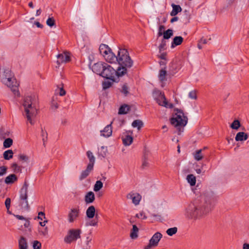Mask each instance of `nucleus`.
<instances>
[{"label": "nucleus", "instance_id": "23", "mask_svg": "<svg viewBox=\"0 0 249 249\" xmlns=\"http://www.w3.org/2000/svg\"><path fill=\"white\" fill-rule=\"evenodd\" d=\"M171 6L173 8L172 11L170 13V15L171 16H175L178 13L180 12L182 10L181 7L179 5H176L174 3H172Z\"/></svg>", "mask_w": 249, "mask_h": 249}, {"label": "nucleus", "instance_id": "13", "mask_svg": "<svg viewBox=\"0 0 249 249\" xmlns=\"http://www.w3.org/2000/svg\"><path fill=\"white\" fill-rule=\"evenodd\" d=\"M113 122H111V123L108 125H107L103 130L100 131L101 136H103L106 138H108L110 137L112 133V128L111 126Z\"/></svg>", "mask_w": 249, "mask_h": 249}, {"label": "nucleus", "instance_id": "53", "mask_svg": "<svg viewBox=\"0 0 249 249\" xmlns=\"http://www.w3.org/2000/svg\"><path fill=\"white\" fill-rule=\"evenodd\" d=\"M10 204H11V199L9 197H7L5 201V207L7 210V212L11 213L9 212V210L10 207Z\"/></svg>", "mask_w": 249, "mask_h": 249}, {"label": "nucleus", "instance_id": "64", "mask_svg": "<svg viewBox=\"0 0 249 249\" xmlns=\"http://www.w3.org/2000/svg\"><path fill=\"white\" fill-rule=\"evenodd\" d=\"M199 42H200L202 44H205L207 43V40L205 38H201L199 40Z\"/></svg>", "mask_w": 249, "mask_h": 249}, {"label": "nucleus", "instance_id": "51", "mask_svg": "<svg viewBox=\"0 0 249 249\" xmlns=\"http://www.w3.org/2000/svg\"><path fill=\"white\" fill-rule=\"evenodd\" d=\"M7 167L5 166H0V177L5 175L7 171Z\"/></svg>", "mask_w": 249, "mask_h": 249}, {"label": "nucleus", "instance_id": "50", "mask_svg": "<svg viewBox=\"0 0 249 249\" xmlns=\"http://www.w3.org/2000/svg\"><path fill=\"white\" fill-rule=\"evenodd\" d=\"M46 24L48 26L52 27L55 25V21L53 18H49L46 21Z\"/></svg>", "mask_w": 249, "mask_h": 249}, {"label": "nucleus", "instance_id": "24", "mask_svg": "<svg viewBox=\"0 0 249 249\" xmlns=\"http://www.w3.org/2000/svg\"><path fill=\"white\" fill-rule=\"evenodd\" d=\"M130 110V106L126 104H124L120 107L119 109L118 114L121 115L126 114Z\"/></svg>", "mask_w": 249, "mask_h": 249}, {"label": "nucleus", "instance_id": "60", "mask_svg": "<svg viewBox=\"0 0 249 249\" xmlns=\"http://www.w3.org/2000/svg\"><path fill=\"white\" fill-rule=\"evenodd\" d=\"M149 157V152L147 151H145L143 153V155L142 157L143 160H148Z\"/></svg>", "mask_w": 249, "mask_h": 249}, {"label": "nucleus", "instance_id": "42", "mask_svg": "<svg viewBox=\"0 0 249 249\" xmlns=\"http://www.w3.org/2000/svg\"><path fill=\"white\" fill-rule=\"evenodd\" d=\"M156 102L160 105L165 107H167V101L164 96V99L159 98L156 100Z\"/></svg>", "mask_w": 249, "mask_h": 249}, {"label": "nucleus", "instance_id": "8", "mask_svg": "<svg viewBox=\"0 0 249 249\" xmlns=\"http://www.w3.org/2000/svg\"><path fill=\"white\" fill-rule=\"evenodd\" d=\"M81 231L80 229H71L69 230L67 236L64 238V241L70 244L72 241L80 238Z\"/></svg>", "mask_w": 249, "mask_h": 249}, {"label": "nucleus", "instance_id": "63", "mask_svg": "<svg viewBox=\"0 0 249 249\" xmlns=\"http://www.w3.org/2000/svg\"><path fill=\"white\" fill-rule=\"evenodd\" d=\"M25 222L24 223V226L25 228H27L29 227L30 222L28 220H27L26 219H25Z\"/></svg>", "mask_w": 249, "mask_h": 249}, {"label": "nucleus", "instance_id": "31", "mask_svg": "<svg viewBox=\"0 0 249 249\" xmlns=\"http://www.w3.org/2000/svg\"><path fill=\"white\" fill-rule=\"evenodd\" d=\"M87 156L89 160V162L88 165H90L92 166V167H93L95 162V157L93 156L92 153L90 151H88L87 152Z\"/></svg>", "mask_w": 249, "mask_h": 249}, {"label": "nucleus", "instance_id": "54", "mask_svg": "<svg viewBox=\"0 0 249 249\" xmlns=\"http://www.w3.org/2000/svg\"><path fill=\"white\" fill-rule=\"evenodd\" d=\"M136 217L138 218H141L142 219H145L147 218V216L145 215V213L143 212H141L140 213L136 214Z\"/></svg>", "mask_w": 249, "mask_h": 249}, {"label": "nucleus", "instance_id": "28", "mask_svg": "<svg viewBox=\"0 0 249 249\" xmlns=\"http://www.w3.org/2000/svg\"><path fill=\"white\" fill-rule=\"evenodd\" d=\"M165 69L166 67H164L163 68L161 69L159 71V78L160 81L161 82H164L166 80L165 76L167 75V72L165 70Z\"/></svg>", "mask_w": 249, "mask_h": 249}, {"label": "nucleus", "instance_id": "5", "mask_svg": "<svg viewBox=\"0 0 249 249\" xmlns=\"http://www.w3.org/2000/svg\"><path fill=\"white\" fill-rule=\"evenodd\" d=\"M105 66L103 71V73L101 74V76L112 81V82H118L119 80L116 81L115 76L118 78L120 77H122L125 74V70L123 69L122 68H117L116 70H115L112 66L106 63L105 64Z\"/></svg>", "mask_w": 249, "mask_h": 249}, {"label": "nucleus", "instance_id": "47", "mask_svg": "<svg viewBox=\"0 0 249 249\" xmlns=\"http://www.w3.org/2000/svg\"><path fill=\"white\" fill-rule=\"evenodd\" d=\"M169 72L171 74L173 75L176 73V66L173 63H171L170 64L169 66Z\"/></svg>", "mask_w": 249, "mask_h": 249}, {"label": "nucleus", "instance_id": "20", "mask_svg": "<svg viewBox=\"0 0 249 249\" xmlns=\"http://www.w3.org/2000/svg\"><path fill=\"white\" fill-rule=\"evenodd\" d=\"M248 134L244 132H238L235 136V140L236 142L246 141L248 139Z\"/></svg>", "mask_w": 249, "mask_h": 249}, {"label": "nucleus", "instance_id": "26", "mask_svg": "<svg viewBox=\"0 0 249 249\" xmlns=\"http://www.w3.org/2000/svg\"><path fill=\"white\" fill-rule=\"evenodd\" d=\"M18 247L19 249H28L26 239L23 236H21L18 241Z\"/></svg>", "mask_w": 249, "mask_h": 249}, {"label": "nucleus", "instance_id": "18", "mask_svg": "<svg viewBox=\"0 0 249 249\" xmlns=\"http://www.w3.org/2000/svg\"><path fill=\"white\" fill-rule=\"evenodd\" d=\"M94 200L95 195L91 191L88 192L85 196V201L86 204L92 203Z\"/></svg>", "mask_w": 249, "mask_h": 249}, {"label": "nucleus", "instance_id": "3", "mask_svg": "<svg viewBox=\"0 0 249 249\" xmlns=\"http://www.w3.org/2000/svg\"><path fill=\"white\" fill-rule=\"evenodd\" d=\"M36 104V100L35 96H27L25 97L23 106L24 107V111L27 121L32 125L34 124L32 118H35L37 114Z\"/></svg>", "mask_w": 249, "mask_h": 249}, {"label": "nucleus", "instance_id": "56", "mask_svg": "<svg viewBox=\"0 0 249 249\" xmlns=\"http://www.w3.org/2000/svg\"><path fill=\"white\" fill-rule=\"evenodd\" d=\"M189 96L190 98L193 99H196V94L195 91H191L189 93Z\"/></svg>", "mask_w": 249, "mask_h": 249}, {"label": "nucleus", "instance_id": "32", "mask_svg": "<svg viewBox=\"0 0 249 249\" xmlns=\"http://www.w3.org/2000/svg\"><path fill=\"white\" fill-rule=\"evenodd\" d=\"M202 149L197 150L194 153L193 155L194 159L196 160L199 161L203 158V155L202 154Z\"/></svg>", "mask_w": 249, "mask_h": 249}, {"label": "nucleus", "instance_id": "55", "mask_svg": "<svg viewBox=\"0 0 249 249\" xmlns=\"http://www.w3.org/2000/svg\"><path fill=\"white\" fill-rule=\"evenodd\" d=\"M18 159L19 160H23L25 162H27L29 160V158L28 156L22 154L19 155Z\"/></svg>", "mask_w": 249, "mask_h": 249}, {"label": "nucleus", "instance_id": "16", "mask_svg": "<svg viewBox=\"0 0 249 249\" xmlns=\"http://www.w3.org/2000/svg\"><path fill=\"white\" fill-rule=\"evenodd\" d=\"M127 198H130L132 200V202L137 205L139 204V202L141 199L142 196L139 194H129L127 196Z\"/></svg>", "mask_w": 249, "mask_h": 249}, {"label": "nucleus", "instance_id": "6", "mask_svg": "<svg viewBox=\"0 0 249 249\" xmlns=\"http://www.w3.org/2000/svg\"><path fill=\"white\" fill-rule=\"evenodd\" d=\"M174 111L176 113L173 115L174 117L170 119V123L180 131V127H184L186 125L188 118L184 115L181 109L176 108L174 109Z\"/></svg>", "mask_w": 249, "mask_h": 249}, {"label": "nucleus", "instance_id": "61", "mask_svg": "<svg viewBox=\"0 0 249 249\" xmlns=\"http://www.w3.org/2000/svg\"><path fill=\"white\" fill-rule=\"evenodd\" d=\"M59 94L60 96H64L66 94V91L64 90L63 87L60 88Z\"/></svg>", "mask_w": 249, "mask_h": 249}, {"label": "nucleus", "instance_id": "49", "mask_svg": "<svg viewBox=\"0 0 249 249\" xmlns=\"http://www.w3.org/2000/svg\"><path fill=\"white\" fill-rule=\"evenodd\" d=\"M41 136L42 137L43 145H45V142L47 141L48 133L47 131H44L42 128H41Z\"/></svg>", "mask_w": 249, "mask_h": 249}, {"label": "nucleus", "instance_id": "29", "mask_svg": "<svg viewBox=\"0 0 249 249\" xmlns=\"http://www.w3.org/2000/svg\"><path fill=\"white\" fill-rule=\"evenodd\" d=\"M10 135V132L8 130H5L4 128L0 129V139L3 140L6 139Z\"/></svg>", "mask_w": 249, "mask_h": 249}, {"label": "nucleus", "instance_id": "34", "mask_svg": "<svg viewBox=\"0 0 249 249\" xmlns=\"http://www.w3.org/2000/svg\"><path fill=\"white\" fill-rule=\"evenodd\" d=\"M187 180L191 186H194L196 183V177L193 174H189L187 176Z\"/></svg>", "mask_w": 249, "mask_h": 249}, {"label": "nucleus", "instance_id": "21", "mask_svg": "<svg viewBox=\"0 0 249 249\" xmlns=\"http://www.w3.org/2000/svg\"><path fill=\"white\" fill-rule=\"evenodd\" d=\"M18 180V178L15 174H10L5 178L4 182L7 184H13Z\"/></svg>", "mask_w": 249, "mask_h": 249}, {"label": "nucleus", "instance_id": "40", "mask_svg": "<svg viewBox=\"0 0 249 249\" xmlns=\"http://www.w3.org/2000/svg\"><path fill=\"white\" fill-rule=\"evenodd\" d=\"M103 186V184L102 181L101 180H97L94 186L93 190L95 192H98L102 189Z\"/></svg>", "mask_w": 249, "mask_h": 249}, {"label": "nucleus", "instance_id": "10", "mask_svg": "<svg viewBox=\"0 0 249 249\" xmlns=\"http://www.w3.org/2000/svg\"><path fill=\"white\" fill-rule=\"evenodd\" d=\"M105 64H106V63L103 62H98L94 64L92 67V71L101 76L104 71L103 69L105 68Z\"/></svg>", "mask_w": 249, "mask_h": 249}, {"label": "nucleus", "instance_id": "7", "mask_svg": "<svg viewBox=\"0 0 249 249\" xmlns=\"http://www.w3.org/2000/svg\"><path fill=\"white\" fill-rule=\"evenodd\" d=\"M28 184L26 181H25L23 186L20 189V203L21 206H23L27 210L30 209V206L27 201V193H28Z\"/></svg>", "mask_w": 249, "mask_h": 249}, {"label": "nucleus", "instance_id": "43", "mask_svg": "<svg viewBox=\"0 0 249 249\" xmlns=\"http://www.w3.org/2000/svg\"><path fill=\"white\" fill-rule=\"evenodd\" d=\"M107 147L102 146L101 147L100 151L99 152V156H101L102 158H105L107 156Z\"/></svg>", "mask_w": 249, "mask_h": 249}, {"label": "nucleus", "instance_id": "30", "mask_svg": "<svg viewBox=\"0 0 249 249\" xmlns=\"http://www.w3.org/2000/svg\"><path fill=\"white\" fill-rule=\"evenodd\" d=\"M139 231V229L136 225H133L132 229L130 232V237L132 239H136L138 237V232Z\"/></svg>", "mask_w": 249, "mask_h": 249}, {"label": "nucleus", "instance_id": "59", "mask_svg": "<svg viewBox=\"0 0 249 249\" xmlns=\"http://www.w3.org/2000/svg\"><path fill=\"white\" fill-rule=\"evenodd\" d=\"M167 55L166 53H162L160 55L158 56L159 58L161 59L166 60V56Z\"/></svg>", "mask_w": 249, "mask_h": 249}, {"label": "nucleus", "instance_id": "52", "mask_svg": "<svg viewBox=\"0 0 249 249\" xmlns=\"http://www.w3.org/2000/svg\"><path fill=\"white\" fill-rule=\"evenodd\" d=\"M33 246L34 249H40L41 247V244L40 242L36 240L34 241Z\"/></svg>", "mask_w": 249, "mask_h": 249}, {"label": "nucleus", "instance_id": "48", "mask_svg": "<svg viewBox=\"0 0 249 249\" xmlns=\"http://www.w3.org/2000/svg\"><path fill=\"white\" fill-rule=\"evenodd\" d=\"M113 82H112V81H107L103 82L102 83L103 89H106L111 87L113 84Z\"/></svg>", "mask_w": 249, "mask_h": 249}, {"label": "nucleus", "instance_id": "35", "mask_svg": "<svg viewBox=\"0 0 249 249\" xmlns=\"http://www.w3.org/2000/svg\"><path fill=\"white\" fill-rule=\"evenodd\" d=\"M143 125L142 122L140 120H135L132 123V126L133 127H137L138 130H140Z\"/></svg>", "mask_w": 249, "mask_h": 249}, {"label": "nucleus", "instance_id": "45", "mask_svg": "<svg viewBox=\"0 0 249 249\" xmlns=\"http://www.w3.org/2000/svg\"><path fill=\"white\" fill-rule=\"evenodd\" d=\"M159 52L160 53L162 51L166 50V41L165 40L162 39L161 43L159 46Z\"/></svg>", "mask_w": 249, "mask_h": 249}, {"label": "nucleus", "instance_id": "4", "mask_svg": "<svg viewBox=\"0 0 249 249\" xmlns=\"http://www.w3.org/2000/svg\"><path fill=\"white\" fill-rule=\"evenodd\" d=\"M117 60L116 62L118 63V68H122L125 70V74L127 72V69L132 67L133 61L131 59L128 51L125 49L119 48L117 55Z\"/></svg>", "mask_w": 249, "mask_h": 249}, {"label": "nucleus", "instance_id": "36", "mask_svg": "<svg viewBox=\"0 0 249 249\" xmlns=\"http://www.w3.org/2000/svg\"><path fill=\"white\" fill-rule=\"evenodd\" d=\"M13 152L12 150H7L3 153V158L6 160H9L13 157Z\"/></svg>", "mask_w": 249, "mask_h": 249}, {"label": "nucleus", "instance_id": "46", "mask_svg": "<svg viewBox=\"0 0 249 249\" xmlns=\"http://www.w3.org/2000/svg\"><path fill=\"white\" fill-rule=\"evenodd\" d=\"M98 216L96 215L95 218L94 219L90 220L89 223H86L87 226H96L98 223Z\"/></svg>", "mask_w": 249, "mask_h": 249}, {"label": "nucleus", "instance_id": "37", "mask_svg": "<svg viewBox=\"0 0 249 249\" xmlns=\"http://www.w3.org/2000/svg\"><path fill=\"white\" fill-rule=\"evenodd\" d=\"M173 35V31L172 29H168L164 31V36L163 39L164 40L169 39Z\"/></svg>", "mask_w": 249, "mask_h": 249}, {"label": "nucleus", "instance_id": "17", "mask_svg": "<svg viewBox=\"0 0 249 249\" xmlns=\"http://www.w3.org/2000/svg\"><path fill=\"white\" fill-rule=\"evenodd\" d=\"M93 167L90 165H88L86 170L83 171L79 177V179L82 180L86 178L89 174L90 172L93 170Z\"/></svg>", "mask_w": 249, "mask_h": 249}, {"label": "nucleus", "instance_id": "39", "mask_svg": "<svg viewBox=\"0 0 249 249\" xmlns=\"http://www.w3.org/2000/svg\"><path fill=\"white\" fill-rule=\"evenodd\" d=\"M13 142V140L10 138L4 139L3 142V147L5 148H9L11 147Z\"/></svg>", "mask_w": 249, "mask_h": 249}, {"label": "nucleus", "instance_id": "38", "mask_svg": "<svg viewBox=\"0 0 249 249\" xmlns=\"http://www.w3.org/2000/svg\"><path fill=\"white\" fill-rule=\"evenodd\" d=\"M230 126L233 129L238 130L241 126V123L238 120H235L231 123Z\"/></svg>", "mask_w": 249, "mask_h": 249}, {"label": "nucleus", "instance_id": "58", "mask_svg": "<svg viewBox=\"0 0 249 249\" xmlns=\"http://www.w3.org/2000/svg\"><path fill=\"white\" fill-rule=\"evenodd\" d=\"M43 217L44 218H45V213L43 212H40L38 213L37 218L38 219H40L41 220H42V217Z\"/></svg>", "mask_w": 249, "mask_h": 249}, {"label": "nucleus", "instance_id": "14", "mask_svg": "<svg viewBox=\"0 0 249 249\" xmlns=\"http://www.w3.org/2000/svg\"><path fill=\"white\" fill-rule=\"evenodd\" d=\"M104 57L106 60L110 63H116L117 60V55L112 52L111 49L107 53V54L104 56Z\"/></svg>", "mask_w": 249, "mask_h": 249}, {"label": "nucleus", "instance_id": "27", "mask_svg": "<svg viewBox=\"0 0 249 249\" xmlns=\"http://www.w3.org/2000/svg\"><path fill=\"white\" fill-rule=\"evenodd\" d=\"M99 50L101 54L103 56L107 54V53L110 50V48L107 45L104 44H101L100 45Z\"/></svg>", "mask_w": 249, "mask_h": 249}, {"label": "nucleus", "instance_id": "9", "mask_svg": "<svg viewBox=\"0 0 249 249\" xmlns=\"http://www.w3.org/2000/svg\"><path fill=\"white\" fill-rule=\"evenodd\" d=\"M162 237L161 233L159 232H156L150 239L148 245L145 246L144 249H150L153 247H157Z\"/></svg>", "mask_w": 249, "mask_h": 249}, {"label": "nucleus", "instance_id": "12", "mask_svg": "<svg viewBox=\"0 0 249 249\" xmlns=\"http://www.w3.org/2000/svg\"><path fill=\"white\" fill-rule=\"evenodd\" d=\"M79 209L78 208L71 209L68 214V220L70 223L73 222L79 215Z\"/></svg>", "mask_w": 249, "mask_h": 249}, {"label": "nucleus", "instance_id": "33", "mask_svg": "<svg viewBox=\"0 0 249 249\" xmlns=\"http://www.w3.org/2000/svg\"><path fill=\"white\" fill-rule=\"evenodd\" d=\"M120 92L124 95V96H127L129 93V87L127 86V84L126 83L124 84L122 86V88L120 89Z\"/></svg>", "mask_w": 249, "mask_h": 249}, {"label": "nucleus", "instance_id": "62", "mask_svg": "<svg viewBox=\"0 0 249 249\" xmlns=\"http://www.w3.org/2000/svg\"><path fill=\"white\" fill-rule=\"evenodd\" d=\"M34 24L36 25L38 28H43V25L38 21H35Z\"/></svg>", "mask_w": 249, "mask_h": 249}, {"label": "nucleus", "instance_id": "41", "mask_svg": "<svg viewBox=\"0 0 249 249\" xmlns=\"http://www.w3.org/2000/svg\"><path fill=\"white\" fill-rule=\"evenodd\" d=\"M11 168H12L14 172L16 173H20L21 172V167L20 166H18L17 163H13L11 165Z\"/></svg>", "mask_w": 249, "mask_h": 249}, {"label": "nucleus", "instance_id": "11", "mask_svg": "<svg viewBox=\"0 0 249 249\" xmlns=\"http://www.w3.org/2000/svg\"><path fill=\"white\" fill-rule=\"evenodd\" d=\"M57 64L60 65L63 63H67L70 61L71 57L69 53H64L58 54L57 56Z\"/></svg>", "mask_w": 249, "mask_h": 249}, {"label": "nucleus", "instance_id": "15", "mask_svg": "<svg viewBox=\"0 0 249 249\" xmlns=\"http://www.w3.org/2000/svg\"><path fill=\"white\" fill-rule=\"evenodd\" d=\"M129 133L132 134V132L130 131L127 133V134H125L124 136H122V139L123 141V144L125 146L130 145L133 142V137L129 134Z\"/></svg>", "mask_w": 249, "mask_h": 249}, {"label": "nucleus", "instance_id": "25", "mask_svg": "<svg viewBox=\"0 0 249 249\" xmlns=\"http://www.w3.org/2000/svg\"><path fill=\"white\" fill-rule=\"evenodd\" d=\"M152 96L155 100L159 98L164 99V94L161 91L157 89H155L152 92Z\"/></svg>", "mask_w": 249, "mask_h": 249}, {"label": "nucleus", "instance_id": "44", "mask_svg": "<svg viewBox=\"0 0 249 249\" xmlns=\"http://www.w3.org/2000/svg\"><path fill=\"white\" fill-rule=\"evenodd\" d=\"M178 231V228L177 227L171 228L166 231L167 234L169 236H172L176 234Z\"/></svg>", "mask_w": 249, "mask_h": 249}, {"label": "nucleus", "instance_id": "57", "mask_svg": "<svg viewBox=\"0 0 249 249\" xmlns=\"http://www.w3.org/2000/svg\"><path fill=\"white\" fill-rule=\"evenodd\" d=\"M148 165H149V163L148 162V160L142 159V169H144L145 168L148 167Z\"/></svg>", "mask_w": 249, "mask_h": 249}, {"label": "nucleus", "instance_id": "22", "mask_svg": "<svg viewBox=\"0 0 249 249\" xmlns=\"http://www.w3.org/2000/svg\"><path fill=\"white\" fill-rule=\"evenodd\" d=\"M183 41V38L181 36H175L172 42L171 48H174L175 46L180 45Z\"/></svg>", "mask_w": 249, "mask_h": 249}, {"label": "nucleus", "instance_id": "1", "mask_svg": "<svg viewBox=\"0 0 249 249\" xmlns=\"http://www.w3.org/2000/svg\"><path fill=\"white\" fill-rule=\"evenodd\" d=\"M214 197L212 192H207L191 202L186 209L185 215L196 220L205 217L213 207Z\"/></svg>", "mask_w": 249, "mask_h": 249}, {"label": "nucleus", "instance_id": "2", "mask_svg": "<svg viewBox=\"0 0 249 249\" xmlns=\"http://www.w3.org/2000/svg\"><path fill=\"white\" fill-rule=\"evenodd\" d=\"M0 80L3 84L10 88L15 94L18 93L19 84L9 68L2 67L0 69Z\"/></svg>", "mask_w": 249, "mask_h": 249}, {"label": "nucleus", "instance_id": "19", "mask_svg": "<svg viewBox=\"0 0 249 249\" xmlns=\"http://www.w3.org/2000/svg\"><path fill=\"white\" fill-rule=\"evenodd\" d=\"M86 216L89 219H92L95 215V208L93 205L90 206L86 210Z\"/></svg>", "mask_w": 249, "mask_h": 249}]
</instances>
